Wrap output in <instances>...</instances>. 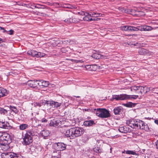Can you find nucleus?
Returning a JSON list of instances; mask_svg holds the SVG:
<instances>
[{
	"label": "nucleus",
	"instance_id": "nucleus-56",
	"mask_svg": "<svg viewBox=\"0 0 158 158\" xmlns=\"http://www.w3.org/2000/svg\"><path fill=\"white\" fill-rule=\"evenodd\" d=\"M124 8L121 7H119L118 8V9L119 11H121L123 12V10Z\"/></svg>",
	"mask_w": 158,
	"mask_h": 158
},
{
	"label": "nucleus",
	"instance_id": "nucleus-16",
	"mask_svg": "<svg viewBox=\"0 0 158 158\" xmlns=\"http://www.w3.org/2000/svg\"><path fill=\"white\" fill-rule=\"evenodd\" d=\"M10 143L4 142L0 143V147L2 149L5 151L7 150L9 148V144Z\"/></svg>",
	"mask_w": 158,
	"mask_h": 158
},
{
	"label": "nucleus",
	"instance_id": "nucleus-4",
	"mask_svg": "<svg viewBox=\"0 0 158 158\" xmlns=\"http://www.w3.org/2000/svg\"><path fill=\"white\" fill-rule=\"evenodd\" d=\"M27 53L29 55H31L33 57H35L37 58L43 57L45 55L44 53L38 52L34 50L28 51Z\"/></svg>",
	"mask_w": 158,
	"mask_h": 158
},
{
	"label": "nucleus",
	"instance_id": "nucleus-17",
	"mask_svg": "<svg viewBox=\"0 0 158 158\" xmlns=\"http://www.w3.org/2000/svg\"><path fill=\"white\" fill-rule=\"evenodd\" d=\"M136 120H130L127 121L126 123L131 127L135 128L136 125H135L136 124Z\"/></svg>",
	"mask_w": 158,
	"mask_h": 158
},
{
	"label": "nucleus",
	"instance_id": "nucleus-50",
	"mask_svg": "<svg viewBox=\"0 0 158 158\" xmlns=\"http://www.w3.org/2000/svg\"><path fill=\"white\" fill-rule=\"evenodd\" d=\"M0 111L1 112L3 113L4 114H5L7 113V111L3 108H0Z\"/></svg>",
	"mask_w": 158,
	"mask_h": 158
},
{
	"label": "nucleus",
	"instance_id": "nucleus-28",
	"mask_svg": "<svg viewBox=\"0 0 158 158\" xmlns=\"http://www.w3.org/2000/svg\"><path fill=\"white\" fill-rule=\"evenodd\" d=\"M39 82H40L41 83V85L44 87H47L49 84V83L48 81H44L42 80L38 81Z\"/></svg>",
	"mask_w": 158,
	"mask_h": 158
},
{
	"label": "nucleus",
	"instance_id": "nucleus-9",
	"mask_svg": "<svg viewBox=\"0 0 158 158\" xmlns=\"http://www.w3.org/2000/svg\"><path fill=\"white\" fill-rule=\"evenodd\" d=\"M2 158H18L17 155L13 152H4L1 155Z\"/></svg>",
	"mask_w": 158,
	"mask_h": 158
},
{
	"label": "nucleus",
	"instance_id": "nucleus-48",
	"mask_svg": "<svg viewBox=\"0 0 158 158\" xmlns=\"http://www.w3.org/2000/svg\"><path fill=\"white\" fill-rule=\"evenodd\" d=\"M131 11L129 10V9H128L127 8H124L123 12L129 14L130 13Z\"/></svg>",
	"mask_w": 158,
	"mask_h": 158
},
{
	"label": "nucleus",
	"instance_id": "nucleus-18",
	"mask_svg": "<svg viewBox=\"0 0 158 158\" xmlns=\"http://www.w3.org/2000/svg\"><path fill=\"white\" fill-rule=\"evenodd\" d=\"M0 127L6 129L10 128V125L8 123L0 121Z\"/></svg>",
	"mask_w": 158,
	"mask_h": 158
},
{
	"label": "nucleus",
	"instance_id": "nucleus-62",
	"mask_svg": "<svg viewBox=\"0 0 158 158\" xmlns=\"http://www.w3.org/2000/svg\"><path fill=\"white\" fill-rule=\"evenodd\" d=\"M0 30H5L4 28L3 27H0Z\"/></svg>",
	"mask_w": 158,
	"mask_h": 158
},
{
	"label": "nucleus",
	"instance_id": "nucleus-5",
	"mask_svg": "<svg viewBox=\"0 0 158 158\" xmlns=\"http://www.w3.org/2000/svg\"><path fill=\"white\" fill-rule=\"evenodd\" d=\"M72 138L73 139L81 136L82 134V131L79 128H72Z\"/></svg>",
	"mask_w": 158,
	"mask_h": 158
},
{
	"label": "nucleus",
	"instance_id": "nucleus-19",
	"mask_svg": "<svg viewBox=\"0 0 158 158\" xmlns=\"http://www.w3.org/2000/svg\"><path fill=\"white\" fill-rule=\"evenodd\" d=\"M121 30L125 31H133V26L129 25L123 26L120 27Z\"/></svg>",
	"mask_w": 158,
	"mask_h": 158
},
{
	"label": "nucleus",
	"instance_id": "nucleus-8",
	"mask_svg": "<svg viewBox=\"0 0 158 158\" xmlns=\"http://www.w3.org/2000/svg\"><path fill=\"white\" fill-rule=\"evenodd\" d=\"M128 95L126 94L113 95L112 98L116 100H123L128 99Z\"/></svg>",
	"mask_w": 158,
	"mask_h": 158
},
{
	"label": "nucleus",
	"instance_id": "nucleus-33",
	"mask_svg": "<svg viewBox=\"0 0 158 158\" xmlns=\"http://www.w3.org/2000/svg\"><path fill=\"white\" fill-rule=\"evenodd\" d=\"M145 15L144 12L142 11H137L136 13L134 14V15H137L139 16H144Z\"/></svg>",
	"mask_w": 158,
	"mask_h": 158
},
{
	"label": "nucleus",
	"instance_id": "nucleus-1",
	"mask_svg": "<svg viewBox=\"0 0 158 158\" xmlns=\"http://www.w3.org/2000/svg\"><path fill=\"white\" fill-rule=\"evenodd\" d=\"M96 110V114L98 117L102 118H105L109 117L110 114L109 111L105 109L98 108L94 109Z\"/></svg>",
	"mask_w": 158,
	"mask_h": 158
},
{
	"label": "nucleus",
	"instance_id": "nucleus-55",
	"mask_svg": "<svg viewBox=\"0 0 158 158\" xmlns=\"http://www.w3.org/2000/svg\"><path fill=\"white\" fill-rule=\"evenodd\" d=\"M94 109H84V110L85 111H93V110H94Z\"/></svg>",
	"mask_w": 158,
	"mask_h": 158
},
{
	"label": "nucleus",
	"instance_id": "nucleus-24",
	"mask_svg": "<svg viewBox=\"0 0 158 158\" xmlns=\"http://www.w3.org/2000/svg\"><path fill=\"white\" fill-rule=\"evenodd\" d=\"M143 29H144V31H151L153 29H155L156 28H153L151 26H148L147 25H143Z\"/></svg>",
	"mask_w": 158,
	"mask_h": 158
},
{
	"label": "nucleus",
	"instance_id": "nucleus-26",
	"mask_svg": "<svg viewBox=\"0 0 158 158\" xmlns=\"http://www.w3.org/2000/svg\"><path fill=\"white\" fill-rule=\"evenodd\" d=\"M118 130L120 132L122 133H126L127 132V128L125 126L119 127Z\"/></svg>",
	"mask_w": 158,
	"mask_h": 158
},
{
	"label": "nucleus",
	"instance_id": "nucleus-32",
	"mask_svg": "<svg viewBox=\"0 0 158 158\" xmlns=\"http://www.w3.org/2000/svg\"><path fill=\"white\" fill-rule=\"evenodd\" d=\"M9 108L11 110L14 112L15 114L18 113L19 112V111L16 108V107L15 106H9Z\"/></svg>",
	"mask_w": 158,
	"mask_h": 158
},
{
	"label": "nucleus",
	"instance_id": "nucleus-10",
	"mask_svg": "<svg viewBox=\"0 0 158 158\" xmlns=\"http://www.w3.org/2000/svg\"><path fill=\"white\" fill-rule=\"evenodd\" d=\"M56 150L58 151H63L66 148V145L62 143H58L55 144Z\"/></svg>",
	"mask_w": 158,
	"mask_h": 158
},
{
	"label": "nucleus",
	"instance_id": "nucleus-23",
	"mask_svg": "<svg viewBox=\"0 0 158 158\" xmlns=\"http://www.w3.org/2000/svg\"><path fill=\"white\" fill-rule=\"evenodd\" d=\"M40 134L44 139H46L49 135V133L48 131L44 130L41 132Z\"/></svg>",
	"mask_w": 158,
	"mask_h": 158
},
{
	"label": "nucleus",
	"instance_id": "nucleus-60",
	"mask_svg": "<svg viewBox=\"0 0 158 158\" xmlns=\"http://www.w3.org/2000/svg\"><path fill=\"white\" fill-rule=\"evenodd\" d=\"M2 132H0V143L1 142V136L2 135Z\"/></svg>",
	"mask_w": 158,
	"mask_h": 158
},
{
	"label": "nucleus",
	"instance_id": "nucleus-54",
	"mask_svg": "<svg viewBox=\"0 0 158 158\" xmlns=\"http://www.w3.org/2000/svg\"><path fill=\"white\" fill-rule=\"evenodd\" d=\"M35 106H38L39 107H40L41 106V104L40 103H36L35 104Z\"/></svg>",
	"mask_w": 158,
	"mask_h": 158
},
{
	"label": "nucleus",
	"instance_id": "nucleus-12",
	"mask_svg": "<svg viewBox=\"0 0 158 158\" xmlns=\"http://www.w3.org/2000/svg\"><path fill=\"white\" fill-rule=\"evenodd\" d=\"M23 143L24 145H29L33 141V139L32 137H28L25 135L24 137L23 138Z\"/></svg>",
	"mask_w": 158,
	"mask_h": 158
},
{
	"label": "nucleus",
	"instance_id": "nucleus-47",
	"mask_svg": "<svg viewBox=\"0 0 158 158\" xmlns=\"http://www.w3.org/2000/svg\"><path fill=\"white\" fill-rule=\"evenodd\" d=\"M151 23L153 24H157L158 25V20H153L151 22Z\"/></svg>",
	"mask_w": 158,
	"mask_h": 158
},
{
	"label": "nucleus",
	"instance_id": "nucleus-29",
	"mask_svg": "<svg viewBox=\"0 0 158 158\" xmlns=\"http://www.w3.org/2000/svg\"><path fill=\"white\" fill-rule=\"evenodd\" d=\"M92 56L95 59H99L102 57L101 55L98 53H94L92 55Z\"/></svg>",
	"mask_w": 158,
	"mask_h": 158
},
{
	"label": "nucleus",
	"instance_id": "nucleus-14",
	"mask_svg": "<svg viewBox=\"0 0 158 158\" xmlns=\"http://www.w3.org/2000/svg\"><path fill=\"white\" fill-rule=\"evenodd\" d=\"M138 52L140 55H151L152 53L151 52L149 51L148 50L143 48L139 49Z\"/></svg>",
	"mask_w": 158,
	"mask_h": 158
},
{
	"label": "nucleus",
	"instance_id": "nucleus-36",
	"mask_svg": "<svg viewBox=\"0 0 158 158\" xmlns=\"http://www.w3.org/2000/svg\"><path fill=\"white\" fill-rule=\"evenodd\" d=\"M47 8V6L45 5L37 4L36 8L40 9H45Z\"/></svg>",
	"mask_w": 158,
	"mask_h": 158
},
{
	"label": "nucleus",
	"instance_id": "nucleus-34",
	"mask_svg": "<svg viewBox=\"0 0 158 158\" xmlns=\"http://www.w3.org/2000/svg\"><path fill=\"white\" fill-rule=\"evenodd\" d=\"M139 86H134L130 87L131 90V91H134L135 92L136 90H139Z\"/></svg>",
	"mask_w": 158,
	"mask_h": 158
},
{
	"label": "nucleus",
	"instance_id": "nucleus-25",
	"mask_svg": "<svg viewBox=\"0 0 158 158\" xmlns=\"http://www.w3.org/2000/svg\"><path fill=\"white\" fill-rule=\"evenodd\" d=\"M25 135L28 137H31L32 138L34 135V131L32 130H29L27 131Z\"/></svg>",
	"mask_w": 158,
	"mask_h": 158
},
{
	"label": "nucleus",
	"instance_id": "nucleus-3",
	"mask_svg": "<svg viewBox=\"0 0 158 158\" xmlns=\"http://www.w3.org/2000/svg\"><path fill=\"white\" fill-rule=\"evenodd\" d=\"M135 128H139L140 129L147 131L148 129L147 125L142 120L137 119L136 121Z\"/></svg>",
	"mask_w": 158,
	"mask_h": 158
},
{
	"label": "nucleus",
	"instance_id": "nucleus-13",
	"mask_svg": "<svg viewBox=\"0 0 158 158\" xmlns=\"http://www.w3.org/2000/svg\"><path fill=\"white\" fill-rule=\"evenodd\" d=\"M79 20L75 18L70 17L64 20V22L70 24L72 23H77L79 22Z\"/></svg>",
	"mask_w": 158,
	"mask_h": 158
},
{
	"label": "nucleus",
	"instance_id": "nucleus-41",
	"mask_svg": "<svg viewBox=\"0 0 158 158\" xmlns=\"http://www.w3.org/2000/svg\"><path fill=\"white\" fill-rule=\"evenodd\" d=\"M138 97V95H128V99H136Z\"/></svg>",
	"mask_w": 158,
	"mask_h": 158
},
{
	"label": "nucleus",
	"instance_id": "nucleus-53",
	"mask_svg": "<svg viewBox=\"0 0 158 158\" xmlns=\"http://www.w3.org/2000/svg\"><path fill=\"white\" fill-rule=\"evenodd\" d=\"M42 123H46L47 122V120L45 118H43L41 120Z\"/></svg>",
	"mask_w": 158,
	"mask_h": 158
},
{
	"label": "nucleus",
	"instance_id": "nucleus-51",
	"mask_svg": "<svg viewBox=\"0 0 158 158\" xmlns=\"http://www.w3.org/2000/svg\"><path fill=\"white\" fill-rule=\"evenodd\" d=\"M87 13V12H85L84 11H80V12H78V13L80 15H84L85 16Z\"/></svg>",
	"mask_w": 158,
	"mask_h": 158
},
{
	"label": "nucleus",
	"instance_id": "nucleus-46",
	"mask_svg": "<svg viewBox=\"0 0 158 158\" xmlns=\"http://www.w3.org/2000/svg\"><path fill=\"white\" fill-rule=\"evenodd\" d=\"M126 153L127 154H131L132 155H135L136 154L135 152L131 151H127L126 152Z\"/></svg>",
	"mask_w": 158,
	"mask_h": 158
},
{
	"label": "nucleus",
	"instance_id": "nucleus-52",
	"mask_svg": "<svg viewBox=\"0 0 158 158\" xmlns=\"http://www.w3.org/2000/svg\"><path fill=\"white\" fill-rule=\"evenodd\" d=\"M11 73L15 75H17L19 74V72H17L16 71L14 70Z\"/></svg>",
	"mask_w": 158,
	"mask_h": 158
},
{
	"label": "nucleus",
	"instance_id": "nucleus-38",
	"mask_svg": "<svg viewBox=\"0 0 158 158\" xmlns=\"http://www.w3.org/2000/svg\"><path fill=\"white\" fill-rule=\"evenodd\" d=\"M61 104V103H59L57 102L53 101V107H54L57 108L59 107Z\"/></svg>",
	"mask_w": 158,
	"mask_h": 158
},
{
	"label": "nucleus",
	"instance_id": "nucleus-21",
	"mask_svg": "<svg viewBox=\"0 0 158 158\" xmlns=\"http://www.w3.org/2000/svg\"><path fill=\"white\" fill-rule=\"evenodd\" d=\"M94 124H95V123L93 120L85 121L84 123V125L87 127L91 126Z\"/></svg>",
	"mask_w": 158,
	"mask_h": 158
},
{
	"label": "nucleus",
	"instance_id": "nucleus-43",
	"mask_svg": "<svg viewBox=\"0 0 158 158\" xmlns=\"http://www.w3.org/2000/svg\"><path fill=\"white\" fill-rule=\"evenodd\" d=\"M53 101H46L45 103L47 105H49L53 107Z\"/></svg>",
	"mask_w": 158,
	"mask_h": 158
},
{
	"label": "nucleus",
	"instance_id": "nucleus-11",
	"mask_svg": "<svg viewBox=\"0 0 158 158\" xmlns=\"http://www.w3.org/2000/svg\"><path fill=\"white\" fill-rule=\"evenodd\" d=\"M40 84L38 81L37 80L28 81L27 83V85L31 87L35 88Z\"/></svg>",
	"mask_w": 158,
	"mask_h": 158
},
{
	"label": "nucleus",
	"instance_id": "nucleus-45",
	"mask_svg": "<svg viewBox=\"0 0 158 158\" xmlns=\"http://www.w3.org/2000/svg\"><path fill=\"white\" fill-rule=\"evenodd\" d=\"M4 32H6V33L10 35H12L13 34L14 31L13 30H10L9 31H6V30H4Z\"/></svg>",
	"mask_w": 158,
	"mask_h": 158
},
{
	"label": "nucleus",
	"instance_id": "nucleus-30",
	"mask_svg": "<svg viewBox=\"0 0 158 158\" xmlns=\"http://www.w3.org/2000/svg\"><path fill=\"white\" fill-rule=\"evenodd\" d=\"M121 109L120 107H117L115 108L114 110V111L115 114H118L121 112Z\"/></svg>",
	"mask_w": 158,
	"mask_h": 158
},
{
	"label": "nucleus",
	"instance_id": "nucleus-59",
	"mask_svg": "<svg viewBox=\"0 0 158 158\" xmlns=\"http://www.w3.org/2000/svg\"><path fill=\"white\" fill-rule=\"evenodd\" d=\"M156 144L157 148H158V140L156 142Z\"/></svg>",
	"mask_w": 158,
	"mask_h": 158
},
{
	"label": "nucleus",
	"instance_id": "nucleus-42",
	"mask_svg": "<svg viewBox=\"0 0 158 158\" xmlns=\"http://www.w3.org/2000/svg\"><path fill=\"white\" fill-rule=\"evenodd\" d=\"M97 69V66L96 65H91V71H95Z\"/></svg>",
	"mask_w": 158,
	"mask_h": 158
},
{
	"label": "nucleus",
	"instance_id": "nucleus-49",
	"mask_svg": "<svg viewBox=\"0 0 158 158\" xmlns=\"http://www.w3.org/2000/svg\"><path fill=\"white\" fill-rule=\"evenodd\" d=\"M84 66L87 70L90 71L91 65H87Z\"/></svg>",
	"mask_w": 158,
	"mask_h": 158
},
{
	"label": "nucleus",
	"instance_id": "nucleus-63",
	"mask_svg": "<svg viewBox=\"0 0 158 158\" xmlns=\"http://www.w3.org/2000/svg\"><path fill=\"white\" fill-rule=\"evenodd\" d=\"M52 158H58V157H57L55 156H52Z\"/></svg>",
	"mask_w": 158,
	"mask_h": 158
},
{
	"label": "nucleus",
	"instance_id": "nucleus-27",
	"mask_svg": "<svg viewBox=\"0 0 158 158\" xmlns=\"http://www.w3.org/2000/svg\"><path fill=\"white\" fill-rule=\"evenodd\" d=\"M143 25L138 26L137 27L133 26V31H138L140 30L141 31H144V29H143Z\"/></svg>",
	"mask_w": 158,
	"mask_h": 158
},
{
	"label": "nucleus",
	"instance_id": "nucleus-57",
	"mask_svg": "<svg viewBox=\"0 0 158 158\" xmlns=\"http://www.w3.org/2000/svg\"><path fill=\"white\" fill-rule=\"evenodd\" d=\"M61 51L63 52H66V51L64 50V48H63L61 49Z\"/></svg>",
	"mask_w": 158,
	"mask_h": 158
},
{
	"label": "nucleus",
	"instance_id": "nucleus-20",
	"mask_svg": "<svg viewBox=\"0 0 158 158\" xmlns=\"http://www.w3.org/2000/svg\"><path fill=\"white\" fill-rule=\"evenodd\" d=\"M8 94L7 90L2 87H0V98L7 95Z\"/></svg>",
	"mask_w": 158,
	"mask_h": 158
},
{
	"label": "nucleus",
	"instance_id": "nucleus-61",
	"mask_svg": "<svg viewBox=\"0 0 158 158\" xmlns=\"http://www.w3.org/2000/svg\"><path fill=\"white\" fill-rule=\"evenodd\" d=\"M98 15H94V18H95V19H96L97 18H95V17H97L96 16H97Z\"/></svg>",
	"mask_w": 158,
	"mask_h": 158
},
{
	"label": "nucleus",
	"instance_id": "nucleus-6",
	"mask_svg": "<svg viewBox=\"0 0 158 158\" xmlns=\"http://www.w3.org/2000/svg\"><path fill=\"white\" fill-rule=\"evenodd\" d=\"M2 134L1 142L10 143L11 139L10 135L8 133L5 132H2Z\"/></svg>",
	"mask_w": 158,
	"mask_h": 158
},
{
	"label": "nucleus",
	"instance_id": "nucleus-35",
	"mask_svg": "<svg viewBox=\"0 0 158 158\" xmlns=\"http://www.w3.org/2000/svg\"><path fill=\"white\" fill-rule=\"evenodd\" d=\"M37 3H35L33 2H31L29 4V6L32 9L36 8Z\"/></svg>",
	"mask_w": 158,
	"mask_h": 158
},
{
	"label": "nucleus",
	"instance_id": "nucleus-15",
	"mask_svg": "<svg viewBox=\"0 0 158 158\" xmlns=\"http://www.w3.org/2000/svg\"><path fill=\"white\" fill-rule=\"evenodd\" d=\"M60 124L61 121L59 120L53 119L51 120L49 124L51 126L56 127L60 126Z\"/></svg>",
	"mask_w": 158,
	"mask_h": 158
},
{
	"label": "nucleus",
	"instance_id": "nucleus-58",
	"mask_svg": "<svg viewBox=\"0 0 158 158\" xmlns=\"http://www.w3.org/2000/svg\"><path fill=\"white\" fill-rule=\"evenodd\" d=\"M155 123L158 125V120H155L154 121Z\"/></svg>",
	"mask_w": 158,
	"mask_h": 158
},
{
	"label": "nucleus",
	"instance_id": "nucleus-31",
	"mask_svg": "<svg viewBox=\"0 0 158 158\" xmlns=\"http://www.w3.org/2000/svg\"><path fill=\"white\" fill-rule=\"evenodd\" d=\"M28 125L26 124H21L19 126V128L20 130H24L27 128Z\"/></svg>",
	"mask_w": 158,
	"mask_h": 158
},
{
	"label": "nucleus",
	"instance_id": "nucleus-22",
	"mask_svg": "<svg viewBox=\"0 0 158 158\" xmlns=\"http://www.w3.org/2000/svg\"><path fill=\"white\" fill-rule=\"evenodd\" d=\"M72 128L67 130L66 131L65 133V136L67 137H70V139H73L72 138Z\"/></svg>",
	"mask_w": 158,
	"mask_h": 158
},
{
	"label": "nucleus",
	"instance_id": "nucleus-2",
	"mask_svg": "<svg viewBox=\"0 0 158 158\" xmlns=\"http://www.w3.org/2000/svg\"><path fill=\"white\" fill-rule=\"evenodd\" d=\"M94 15H97V17H101L102 16V14L98 13H95L94 12L92 14H90L89 13H87L85 16L83 18V19L85 21H95V20H99L101 19L100 18H97L96 19L94 18L93 17L94 16Z\"/></svg>",
	"mask_w": 158,
	"mask_h": 158
},
{
	"label": "nucleus",
	"instance_id": "nucleus-37",
	"mask_svg": "<svg viewBox=\"0 0 158 158\" xmlns=\"http://www.w3.org/2000/svg\"><path fill=\"white\" fill-rule=\"evenodd\" d=\"M93 149L94 151L97 153H101L102 152V149L99 147H95Z\"/></svg>",
	"mask_w": 158,
	"mask_h": 158
},
{
	"label": "nucleus",
	"instance_id": "nucleus-64",
	"mask_svg": "<svg viewBox=\"0 0 158 158\" xmlns=\"http://www.w3.org/2000/svg\"><path fill=\"white\" fill-rule=\"evenodd\" d=\"M2 42V41L1 40V38H0V44ZM2 46V44L1 45L0 44V46Z\"/></svg>",
	"mask_w": 158,
	"mask_h": 158
},
{
	"label": "nucleus",
	"instance_id": "nucleus-44",
	"mask_svg": "<svg viewBox=\"0 0 158 158\" xmlns=\"http://www.w3.org/2000/svg\"><path fill=\"white\" fill-rule=\"evenodd\" d=\"M129 10L131 11L130 13H129V14H131L133 15H134V14L136 13V12H137V11L135 9H129Z\"/></svg>",
	"mask_w": 158,
	"mask_h": 158
},
{
	"label": "nucleus",
	"instance_id": "nucleus-7",
	"mask_svg": "<svg viewBox=\"0 0 158 158\" xmlns=\"http://www.w3.org/2000/svg\"><path fill=\"white\" fill-rule=\"evenodd\" d=\"M157 88H153L152 87H150L147 88L146 86H139V90H140L139 93L141 94L143 93H146L148 91H152V92L155 93V89Z\"/></svg>",
	"mask_w": 158,
	"mask_h": 158
},
{
	"label": "nucleus",
	"instance_id": "nucleus-39",
	"mask_svg": "<svg viewBox=\"0 0 158 158\" xmlns=\"http://www.w3.org/2000/svg\"><path fill=\"white\" fill-rule=\"evenodd\" d=\"M125 106L127 107H131L134 106V104L131 102H129V103L126 104Z\"/></svg>",
	"mask_w": 158,
	"mask_h": 158
},
{
	"label": "nucleus",
	"instance_id": "nucleus-40",
	"mask_svg": "<svg viewBox=\"0 0 158 158\" xmlns=\"http://www.w3.org/2000/svg\"><path fill=\"white\" fill-rule=\"evenodd\" d=\"M63 43L65 44L69 43L70 44H73L74 43V42L73 41H71L70 40H65L64 41V42H62Z\"/></svg>",
	"mask_w": 158,
	"mask_h": 158
}]
</instances>
